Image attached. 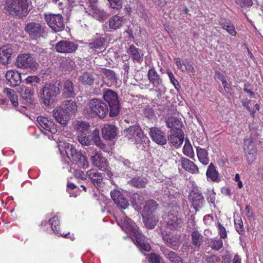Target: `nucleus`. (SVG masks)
I'll return each instance as SVG.
<instances>
[{
    "label": "nucleus",
    "instance_id": "5fc2aeb1",
    "mask_svg": "<svg viewBox=\"0 0 263 263\" xmlns=\"http://www.w3.org/2000/svg\"><path fill=\"white\" fill-rule=\"evenodd\" d=\"M178 239L176 237L172 236L171 237L170 235H165V241L167 242L170 247H176L177 246Z\"/></svg>",
    "mask_w": 263,
    "mask_h": 263
},
{
    "label": "nucleus",
    "instance_id": "aec40b11",
    "mask_svg": "<svg viewBox=\"0 0 263 263\" xmlns=\"http://www.w3.org/2000/svg\"><path fill=\"white\" fill-rule=\"evenodd\" d=\"M73 126L77 132V135L82 134H90V125L86 121H75L73 123Z\"/></svg>",
    "mask_w": 263,
    "mask_h": 263
},
{
    "label": "nucleus",
    "instance_id": "1a4fd4ad",
    "mask_svg": "<svg viewBox=\"0 0 263 263\" xmlns=\"http://www.w3.org/2000/svg\"><path fill=\"white\" fill-rule=\"evenodd\" d=\"M78 47L77 44L72 42L62 40L56 44L55 49L58 52L71 53L76 51Z\"/></svg>",
    "mask_w": 263,
    "mask_h": 263
},
{
    "label": "nucleus",
    "instance_id": "f03ea898",
    "mask_svg": "<svg viewBox=\"0 0 263 263\" xmlns=\"http://www.w3.org/2000/svg\"><path fill=\"white\" fill-rule=\"evenodd\" d=\"M62 83L60 80L46 83L40 90V97L43 103L48 106L54 102L61 93Z\"/></svg>",
    "mask_w": 263,
    "mask_h": 263
},
{
    "label": "nucleus",
    "instance_id": "72a5a7b5",
    "mask_svg": "<svg viewBox=\"0 0 263 263\" xmlns=\"http://www.w3.org/2000/svg\"><path fill=\"white\" fill-rule=\"evenodd\" d=\"M20 96L25 100H31L33 95V91L25 85H21L16 89Z\"/></svg>",
    "mask_w": 263,
    "mask_h": 263
},
{
    "label": "nucleus",
    "instance_id": "c756f323",
    "mask_svg": "<svg viewBox=\"0 0 263 263\" xmlns=\"http://www.w3.org/2000/svg\"><path fill=\"white\" fill-rule=\"evenodd\" d=\"M127 52L131 55L134 62L141 63L143 61V54L140 53L138 48H136L134 45H132L129 47Z\"/></svg>",
    "mask_w": 263,
    "mask_h": 263
},
{
    "label": "nucleus",
    "instance_id": "ea45409f",
    "mask_svg": "<svg viewBox=\"0 0 263 263\" xmlns=\"http://www.w3.org/2000/svg\"><path fill=\"white\" fill-rule=\"evenodd\" d=\"M105 40L103 37L94 39L88 43V47L93 50L102 49L104 47Z\"/></svg>",
    "mask_w": 263,
    "mask_h": 263
},
{
    "label": "nucleus",
    "instance_id": "7ed1b4c3",
    "mask_svg": "<svg viewBox=\"0 0 263 263\" xmlns=\"http://www.w3.org/2000/svg\"><path fill=\"white\" fill-rule=\"evenodd\" d=\"M83 114L88 117L93 118L98 116L104 118L108 112V105L99 99L90 100L83 109Z\"/></svg>",
    "mask_w": 263,
    "mask_h": 263
},
{
    "label": "nucleus",
    "instance_id": "412c9836",
    "mask_svg": "<svg viewBox=\"0 0 263 263\" xmlns=\"http://www.w3.org/2000/svg\"><path fill=\"white\" fill-rule=\"evenodd\" d=\"M59 147L61 153L62 152L60 147H62L64 148L67 157L71 161L73 159H77L76 156L80 152L77 151V150L69 143H63L62 144H59Z\"/></svg>",
    "mask_w": 263,
    "mask_h": 263
},
{
    "label": "nucleus",
    "instance_id": "58836bf2",
    "mask_svg": "<svg viewBox=\"0 0 263 263\" xmlns=\"http://www.w3.org/2000/svg\"><path fill=\"white\" fill-rule=\"evenodd\" d=\"M63 108L69 114H74L77 111L78 106L77 103L71 100H66L63 102Z\"/></svg>",
    "mask_w": 263,
    "mask_h": 263
},
{
    "label": "nucleus",
    "instance_id": "a19ab883",
    "mask_svg": "<svg viewBox=\"0 0 263 263\" xmlns=\"http://www.w3.org/2000/svg\"><path fill=\"white\" fill-rule=\"evenodd\" d=\"M78 141L83 145H90L93 140L92 135L90 134H82L77 135Z\"/></svg>",
    "mask_w": 263,
    "mask_h": 263
},
{
    "label": "nucleus",
    "instance_id": "e433bc0d",
    "mask_svg": "<svg viewBox=\"0 0 263 263\" xmlns=\"http://www.w3.org/2000/svg\"><path fill=\"white\" fill-rule=\"evenodd\" d=\"M192 244L196 248H199L203 242L204 237L198 231H194L191 234Z\"/></svg>",
    "mask_w": 263,
    "mask_h": 263
},
{
    "label": "nucleus",
    "instance_id": "c03bdc74",
    "mask_svg": "<svg viewBox=\"0 0 263 263\" xmlns=\"http://www.w3.org/2000/svg\"><path fill=\"white\" fill-rule=\"evenodd\" d=\"M93 141L96 145L101 149H105L106 144L104 143L99 137V131L97 129H95L92 132Z\"/></svg>",
    "mask_w": 263,
    "mask_h": 263
},
{
    "label": "nucleus",
    "instance_id": "49530a36",
    "mask_svg": "<svg viewBox=\"0 0 263 263\" xmlns=\"http://www.w3.org/2000/svg\"><path fill=\"white\" fill-rule=\"evenodd\" d=\"M143 221L145 226L148 229H153L156 225L155 218L150 215L145 217L143 216Z\"/></svg>",
    "mask_w": 263,
    "mask_h": 263
},
{
    "label": "nucleus",
    "instance_id": "b1692460",
    "mask_svg": "<svg viewBox=\"0 0 263 263\" xmlns=\"http://www.w3.org/2000/svg\"><path fill=\"white\" fill-rule=\"evenodd\" d=\"M182 223V219L176 212H170L167 216V225L171 229H176Z\"/></svg>",
    "mask_w": 263,
    "mask_h": 263
},
{
    "label": "nucleus",
    "instance_id": "8fccbe9b",
    "mask_svg": "<svg viewBox=\"0 0 263 263\" xmlns=\"http://www.w3.org/2000/svg\"><path fill=\"white\" fill-rule=\"evenodd\" d=\"M183 154L189 157H192L194 155L193 147L189 142L185 141L184 145L183 148Z\"/></svg>",
    "mask_w": 263,
    "mask_h": 263
},
{
    "label": "nucleus",
    "instance_id": "ddd939ff",
    "mask_svg": "<svg viewBox=\"0 0 263 263\" xmlns=\"http://www.w3.org/2000/svg\"><path fill=\"white\" fill-rule=\"evenodd\" d=\"M124 132L125 136L128 139L135 138L137 142L139 140H141L142 138H143L142 130L140 128V126L138 125L131 126L124 130Z\"/></svg>",
    "mask_w": 263,
    "mask_h": 263
},
{
    "label": "nucleus",
    "instance_id": "5701e85b",
    "mask_svg": "<svg viewBox=\"0 0 263 263\" xmlns=\"http://www.w3.org/2000/svg\"><path fill=\"white\" fill-rule=\"evenodd\" d=\"M87 176L96 186H100L103 181V176L95 169H91L87 172Z\"/></svg>",
    "mask_w": 263,
    "mask_h": 263
},
{
    "label": "nucleus",
    "instance_id": "0eeeda50",
    "mask_svg": "<svg viewBox=\"0 0 263 263\" xmlns=\"http://www.w3.org/2000/svg\"><path fill=\"white\" fill-rule=\"evenodd\" d=\"M25 31L30 37L37 39L44 37L47 35L46 27L41 23L32 22L26 25Z\"/></svg>",
    "mask_w": 263,
    "mask_h": 263
},
{
    "label": "nucleus",
    "instance_id": "4c0bfd02",
    "mask_svg": "<svg viewBox=\"0 0 263 263\" xmlns=\"http://www.w3.org/2000/svg\"><path fill=\"white\" fill-rule=\"evenodd\" d=\"M243 152L244 153L257 152L255 143L252 138H247L244 140Z\"/></svg>",
    "mask_w": 263,
    "mask_h": 263
},
{
    "label": "nucleus",
    "instance_id": "09e8293b",
    "mask_svg": "<svg viewBox=\"0 0 263 263\" xmlns=\"http://www.w3.org/2000/svg\"><path fill=\"white\" fill-rule=\"evenodd\" d=\"M144 199V197L141 193H137L133 195L132 202L136 205H141L142 204Z\"/></svg>",
    "mask_w": 263,
    "mask_h": 263
},
{
    "label": "nucleus",
    "instance_id": "dca6fc26",
    "mask_svg": "<svg viewBox=\"0 0 263 263\" xmlns=\"http://www.w3.org/2000/svg\"><path fill=\"white\" fill-rule=\"evenodd\" d=\"M168 140L174 146L178 147L182 144L184 140L182 130H170L168 136Z\"/></svg>",
    "mask_w": 263,
    "mask_h": 263
},
{
    "label": "nucleus",
    "instance_id": "de8ad7c7",
    "mask_svg": "<svg viewBox=\"0 0 263 263\" xmlns=\"http://www.w3.org/2000/svg\"><path fill=\"white\" fill-rule=\"evenodd\" d=\"M209 246L213 250L218 251L223 246V242L221 238H214L209 242Z\"/></svg>",
    "mask_w": 263,
    "mask_h": 263
},
{
    "label": "nucleus",
    "instance_id": "13d9d810",
    "mask_svg": "<svg viewBox=\"0 0 263 263\" xmlns=\"http://www.w3.org/2000/svg\"><path fill=\"white\" fill-rule=\"evenodd\" d=\"M167 75H168V76L169 77V79H170V80L171 82L173 84L174 87L177 89H178L179 87H180L179 83H178V81L175 79V78L173 73L171 71L167 70Z\"/></svg>",
    "mask_w": 263,
    "mask_h": 263
},
{
    "label": "nucleus",
    "instance_id": "4d7b16f0",
    "mask_svg": "<svg viewBox=\"0 0 263 263\" xmlns=\"http://www.w3.org/2000/svg\"><path fill=\"white\" fill-rule=\"evenodd\" d=\"M112 9H119L122 7V0H108Z\"/></svg>",
    "mask_w": 263,
    "mask_h": 263
},
{
    "label": "nucleus",
    "instance_id": "6e6d98bb",
    "mask_svg": "<svg viewBox=\"0 0 263 263\" xmlns=\"http://www.w3.org/2000/svg\"><path fill=\"white\" fill-rule=\"evenodd\" d=\"M143 115L145 117L148 119H152L154 117V109L149 107H147L144 108L143 111Z\"/></svg>",
    "mask_w": 263,
    "mask_h": 263
},
{
    "label": "nucleus",
    "instance_id": "20e7f679",
    "mask_svg": "<svg viewBox=\"0 0 263 263\" xmlns=\"http://www.w3.org/2000/svg\"><path fill=\"white\" fill-rule=\"evenodd\" d=\"M29 3V0H7L6 8L10 15L23 17L28 13Z\"/></svg>",
    "mask_w": 263,
    "mask_h": 263
},
{
    "label": "nucleus",
    "instance_id": "2f4dec72",
    "mask_svg": "<svg viewBox=\"0 0 263 263\" xmlns=\"http://www.w3.org/2000/svg\"><path fill=\"white\" fill-rule=\"evenodd\" d=\"M199 161L203 165H206L209 162L208 150L199 146L195 147Z\"/></svg>",
    "mask_w": 263,
    "mask_h": 263
},
{
    "label": "nucleus",
    "instance_id": "052dcab7",
    "mask_svg": "<svg viewBox=\"0 0 263 263\" xmlns=\"http://www.w3.org/2000/svg\"><path fill=\"white\" fill-rule=\"evenodd\" d=\"M49 222L51 224L52 230L54 232L58 231L59 224V220L58 219V217H53L52 219L49 220Z\"/></svg>",
    "mask_w": 263,
    "mask_h": 263
},
{
    "label": "nucleus",
    "instance_id": "a878e982",
    "mask_svg": "<svg viewBox=\"0 0 263 263\" xmlns=\"http://www.w3.org/2000/svg\"><path fill=\"white\" fill-rule=\"evenodd\" d=\"M148 79L153 84L158 87L160 91H162L164 87L162 84V79H160L159 76L154 69H151L148 73Z\"/></svg>",
    "mask_w": 263,
    "mask_h": 263
},
{
    "label": "nucleus",
    "instance_id": "603ef678",
    "mask_svg": "<svg viewBox=\"0 0 263 263\" xmlns=\"http://www.w3.org/2000/svg\"><path fill=\"white\" fill-rule=\"evenodd\" d=\"M167 258L172 263H181L180 257L174 252H170Z\"/></svg>",
    "mask_w": 263,
    "mask_h": 263
},
{
    "label": "nucleus",
    "instance_id": "473e14b6",
    "mask_svg": "<svg viewBox=\"0 0 263 263\" xmlns=\"http://www.w3.org/2000/svg\"><path fill=\"white\" fill-rule=\"evenodd\" d=\"M151 135L157 144L161 145L164 144V136L162 131L157 128L151 129Z\"/></svg>",
    "mask_w": 263,
    "mask_h": 263
},
{
    "label": "nucleus",
    "instance_id": "774afa93",
    "mask_svg": "<svg viewBox=\"0 0 263 263\" xmlns=\"http://www.w3.org/2000/svg\"><path fill=\"white\" fill-rule=\"evenodd\" d=\"M176 64L177 66V67L182 71H185V68H184V63H183L182 60L180 58H176L175 59Z\"/></svg>",
    "mask_w": 263,
    "mask_h": 263
},
{
    "label": "nucleus",
    "instance_id": "39448f33",
    "mask_svg": "<svg viewBox=\"0 0 263 263\" xmlns=\"http://www.w3.org/2000/svg\"><path fill=\"white\" fill-rule=\"evenodd\" d=\"M103 99L109 106V116L115 117L120 111V104L117 93L111 89H105L103 93Z\"/></svg>",
    "mask_w": 263,
    "mask_h": 263
},
{
    "label": "nucleus",
    "instance_id": "3c124183",
    "mask_svg": "<svg viewBox=\"0 0 263 263\" xmlns=\"http://www.w3.org/2000/svg\"><path fill=\"white\" fill-rule=\"evenodd\" d=\"M247 162L249 164H252L256 159L257 152L245 153Z\"/></svg>",
    "mask_w": 263,
    "mask_h": 263
},
{
    "label": "nucleus",
    "instance_id": "e2e57ef3",
    "mask_svg": "<svg viewBox=\"0 0 263 263\" xmlns=\"http://www.w3.org/2000/svg\"><path fill=\"white\" fill-rule=\"evenodd\" d=\"M236 3L242 8L249 7L252 5V0H236Z\"/></svg>",
    "mask_w": 263,
    "mask_h": 263
},
{
    "label": "nucleus",
    "instance_id": "bb28decb",
    "mask_svg": "<svg viewBox=\"0 0 263 263\" xmlns=\"http://www.w3.org/2000/svg\"><path fill=\"white\" fill-rule=\"evenodd\" d=\"M181 163L182 167L186 171L192 174H197L199 173L198 168L197 165L189 159L182 157L181 158Z\"/></svg>",
    "mask_w": 263,
    "mask_h": 263
},
{
    "label": "nucleus",
    "instance_id": "bf43d9fd",
    "mask_svg": "<svg viewBox=\"0 0 263 263\" xmlns=\"http://www.w3.org/2000/svg\"><path fill=\"white\" fill-rule=\"evenodd\" d=\"M206 198L209 202L214 203L215 201V193L213 189H208Z\"/></svg>",
    "mask_w": 263,
    "mask_h": 263
},
{
    "label": "nucleus",
    "instance_id": "9d476101",
    "mask_svg": "<svg viewBox=\"0 0 263 263\" xmlns=\"http://www.w3.org/2000/svg\"><path fill=\"white\" fill-rule=\"evenodd\" d=\"M5 77L8 81L7 84L11 87L19 86L21 83V75L17 71L8 70L5 74Z\"/></svg>",
    "mask_w": 263,
    "mask_h": 263
},
{
    "label": "nucleus",
    "instance_id": "864d4df0",
    "mask_svg": "<svg viewBox=\"0 0 263 263\" xmlns=\"http://www.w3.org/2000/svg\"><path fill=\"white\" fill-rule=\"evenodd\" d=\"M148 256V261L150 263H160L162 260L161 257L155 253H151Z\"/></svg>",
    "mask_w": 263,
    "mask_h": 263
},
{
    "label": "nucleus",
    "instance_id": "a211bd4d",
    "mask_svg": "<svg viewBox=\"0 0 263 263\" xmlns=\"http://www.w3.org/2000/svg\"><path fill=\"white\" fill-rule=\"evenodd\" d=\"M13 49L8 45L0 48V63L5 65L10 63Z\"/></svg>",
    "mask_w": 263,
    "mask_h": 263
},
{
    "label": "nucleus",
    "instance_id": "f8f14e48",
    "mask_svg": "<svg viewBox=\"0 0 263 263\" xmlns=\"http://www.w3.org/2000/svg\"><path fill=\"white\" fill-rule=\"evenodd\" d=\"M53 115L59 123L64 125H66L70 119L69 112L65 110L63 107L53 110Z\"/></svg>",
    "mask_w": 263,
    "mask_h": 263
},
{
    "label": "nucleus",
    "instance_id": "6e6552de",
    "mask_svg": "<svg viewBox=\"0 0 263 263\" xmlns=\"http://www.w3.org/2000/svg\"><path fill=\"white\" fill-rule=\"evenodd\" d=\"M45 19L49 26L55 32L64 30L65 25L62 15L50 14L45 16Z\"/></svg>",
    "mask_w": 263,
    "mask_h": 263
},
{
    "label": "nucleus",
    "instance_id": "338daca9",
    "mask_svg": "<svg viewBox=\"0 0 263 263\" xmlns=\"http://www.w3.org/2000/svg\"><path fill=\"white\" fill-rule=\"evenodd\" d=\"M219 234L220 235V238H226L227 236L226 229L220 224H218Z\"/></svg>",
    "mask_w": 263,
    "mask_h": 263
},
{
    "label": "nucleus",
    "instance_id": "f257e3e1",
    "mask_svg": "<svg viewBox=\"0 0 263 263\" xmlns=\"http://www.w3.org/2000/svg\"><path fill=\"white\" fill-rule=\"evenodd\" d=\"M122 229L127 233H133L134 239L135 240V243L141 250L149 251L151 247L149 243L145 240L144 236L142 235L138 230L135 227V222L126 216H123L121 218L119 224Z\"/></svg>",
    "mask_w": 263,
    "mask_h": 263
},
{
    "label": "nucleus",
    "instance_id": "4468645a",
    "mask_svg": "<svg viewBox=\"0 0 263 263\" xmlns=\"http://www.w3.org/2000/svg\"><path fill=\"white\" fill-rule=\"evenodd\" d=\"M102 136L107 140H111L118 135V128L111 124H105L102 128Z\"/></svg>",
    "mask_w": 263,
    "mask_h": 263
},
{
    "label": "nucleus",
    "instance_id": "79ce46f5",
    "mask_svg": "<svg viewBox=\"0 0 263 263\" xmlns=\"http://www.w3.org/2000/svg\"><path fill=\"white\" fill-rule=\"evenodd\" d=\"M158 204L154 200H149L145 203L143 208V211L149 215L150 213L154 212L157 209Z\"/></svg>",
    "mask_w": 263,
    "mask_h": 263
},
{
    "label": "nucleus",
    "instance_id": "f704fd0d",
    "mask_svg": "<svg viewBox=\"0 0 263 263\" xmlns=\"http://www.w3.org/2000/svg\"><path fill=\"white\" fill-rule=\"evenodd\" d=\"M79 80L82 84L91 86L94 83L95 78L92 73L84 72L80 76Z\"/></svg>",
    "mask_w": 263,
    "mask_h": 263
},
{
    "label": "nucleus",
    "instance_id": "393cba45",
    "mask_svg": "<svg viewBox=\"0 0 263 263\" xmlns=\"http://www.w3.org/2000/svg\"><path fill=\"white\" fill-rule=\"evenodd\" d=\"M190 200L192 201L194 208L196 210L200 209L203 205L204 198L201 193L192 192L190 195Z\"/></svg>",
    "mask_w": 263,
    "mask_h": 263
},
{
    "label": "nucleus",
    "instance_id": "9b49d317",
    "mask_svg": "<svg viewBox=\"0 0 263 263\" xmlns=\"http://www.w3.org/2000/svg\"><path fill=\"white\" fill-rule=\"evenodd\" d=\"M110 195L115 204L119 207L125 209L128 206L129 203L127 199L120 191L115 190L110 192Z\"/></svg>",
    "mask_w": 263,
    "mask_h": 263
},
{
    "label": "nucleus",
    "instance_id": "c85d7f7f",
    "mask_svg": "<svg viewBox=\"0 0 263 263\" xmlns=\"http://www.w3.org/2000/svg\"><path fill=\"white\" fill-rule=\"evenodd\" d=\"M167 127L171 128L170 130H182L181 127L183 125L182 122L177 117H172L168 118L166 123Z\"/></svg>",
    "mask_w": 263,
    "mask_h": 263
},
{
    "label": "nucleus",
    "instance_id": "423d86ee",
    "mask_svg": "<svg viewBox=\"0 0 263 263\" xmlns=\"http://www.w3.org/2000/svg\"><path fill=\"white\" fill-rule=\"evenodd\" d=\"M15 64L17 67L28 69L33 71L37 70L39 66L34 58L30 53L20 54L16 58Z\"/></svg>",
    "mask_w": 263,
    "mask_h": 263
},
{
    "label": "nucleus",
    "instance_id": "f3484780",
    "mask_svg": "<svg viewBox=\"0 0 263 263\" xmlns=\"http://www.w3.org/2000/svg\"><path fill=\"white\" fill-rule=\"evenodd\" d=\"M85 9L86 12L88 13L89 15L92 16L100 21L103 20L107 15L106 12L98 8L97 5L91 4L90 6H88V8H85Z\"/></svg>",
    "mask_w": 263,
    "mask_h": 263
},
{
    "label": "nucleus",
    "instance_id": "2eb2a0df",
    "mask_svg": "<svg viewBox=\"0 0 263 263\" xmlns=\"http://www.w3.org/2000/svg\"><path fill=\"white\" fill-rule=\"evenodd\" d=\"M62 95L65 98H74L76 95V92L74 89V84L70 80H66L63 82L62 86Z\"/></svg>",
    "mask_w": 263,
    "mask_h": 263
},
{
    "label": "nucleus",
    "instance_id": "4be33fe9",
    "mask_svg": "<svg viewBox=\"0 0 263 263\" xmlns=\"http://www.w3.org/2000/svg\"><path fill=\"white\" fill-rule=\"evenodd\" d=\"M37 121L43 128L49 131L52 134L56 133L57 129L55 124L51 120H49L46 117H39L37 118Z\"/></svg>",
    "mask_w": 263,
    "mask_h": 263
},
{
    "label": "nucleus",
    "instance_id": "6ab92c4d",
    "mask_svg": "<svg viewBox=\"0 0 263 263\" xmlns=\"http://www.w3.org/2000/svg\"><path fill=\"white\" fill-rule=\"evenodd\" d=\"M92 154L93 155L91 156L90 159L93 166L99 168H105L107 166V160L102 156V154L97 152H95L94 154L92 152Z\"/></svg>",
    "mask_w": 263,
    "mask_h": 263
},
{
    "label": "nucleus",
    "instance_id": "c9c22d12",
    "mask_svg": "<svg viewBox=\"0 0 263 263\" xmlns=\"http://www.w3.org/2000/svg\"><path fill=\"white\" fill-rule=\"evenodd\" d=\"M219 23L221 27L226 30L232 36L236 35L237 32L235 30V27L230 20H221Z\"/></svg>",
    "mask_w": 263,
    "mask_h": 263
},
{
    "label": "nucleus",
    "instance_id": "37998d69",
    "mask_svg": "<svg viewBox=\"0 0 263 263\" xmlns=\"http://www.w3.org/2000/svg\"><path fill=\"white\" fill-rule=\"evenodd\" d=\"M101 72L108 79V80L112 84L117 83V77L115 72L110 69L102 68Z\"/></svg>",
    "mask_w": 263,
    "mask_h": 263
},
{
    "label": "nucleus",
    "instance_id": "0e129e2a",
    "mask_svg": "<svg viewBox=\"0 0 263 263\" xmlns=\"http://www.w3.org/2000/svg\"><path fill=\"white\" fill-rule=\"evenodd\" d=\"M85 157V156L83 155L81 152H80L78 155L76 156V158L77 159H73L72 161L73 163H75L78 166L80 167L81 165V163H82V159L84 158Z\"/></svg>",
    "mask_w": 263,
    "mask_h": 263
},
{
    "label": "nucleus",
    "instance_id": "7c9ffc66",
    "mask_svg": "<svg viewBox=\"0 0 263 263\" xmlns=\"http://www.w3.org/2000/svg\"><path fill=\"white\" fill-rule=\"evenodd\" d=\"M123 21V16L119 14L114 15L109 20V28L114 30H117L122 26Z\"/></svg>",
    "mask_w": 263,
    "mask_h": 263
},
{
    "label": "nucleus",
    "instance_id": "69168bd1",
    "mask_svg": "<svg viewBox=\"0 0 263 263\" xmlns=\"http://www.w3.org/2000/svg\"><path fill=\"white\" fill-rule=\"evenodd\" d=\"M206 261L208 263H217L220 261V258L216 255H212L207 257Z\"/></svg>",
    "mask_w": 263,
    "mask_h": 263
},
{
    "label": "nucleus",
    "instance_id": "680f3d73",
    "mask_svg": "<svg viewBox=\"0 0 263 263\" xmlns=\"http://www.w3.org/2000/svg\"><path fill=\"white\" fill-rule=\"evenodd\" d=\"M26 82L27 84L35 85V84H37L40 83V79L38 78L37 76H33L28 77L25 79Z\"/></svg>",
    "mask_w": 263,
    "mask_h": 263
},
{
    "label": "nucleus",
    "instance_id": "a18cd8bd",
    "mask_svg": "<svg viewBox=\"0 0 263 263\" xmlns=\"http://www.w3.org/2000/svg\"><path fill=\"white\" fill-rule=\"evenodd\" d=\"M132 184L137 187H143L146 184L147 181L144 177H135L130 181Z\"/></svg>",
    "mask_w": 263,
    "mask_h": 263
},
{
    "label": "nucleus",
    "instance_id": "cd10ccee",
    "mask_svg": "<svg viewBox=\"0 0 263 263\" xmlns=\"http://www.w3.org/2000/svg\"><path fill=\"white\" fill-rule=\"evenodd\" d=\"M206 176L207 178L212 181L218 182L220 181L219 174L213 163H211L208 166Z\"/></svg>",
    "mask_w": 263,
    "mask_h": 263
}]
</instances>
